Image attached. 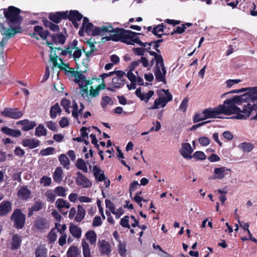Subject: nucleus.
<instances>
[{
    "label": "nucleus",
    "instance_id": "nucleus-1",
    "mask_svg": "<svg viewBox=\"0 0 257 257\" xmlns=\"http://www.w3.org/2000/svg\"><path fill=\"white\" fill-rule=\"evenodd\" d=\"M244 96H235L231 99H228L224 101L223 104H220L219 106L212 108H206L202 112V114L204 115L205 118H216L217 115L220 114L225 115H230L235 114L236 115L232 118H236L238 114H242L241 108L236 106L235 104H239L241 103V99H244Z\"/></svg>",
    "mask_w": 257,
    "mask_h": 257
},
{
    "label": "nucleus",
    "instance_id": "nucleus-2",
    "mask_svg": "<svg viewBox=\"0 0 257 257\" xmlns=\"http://www.w3.org/2000/svg\"><path fill=\"white\" fill-rule=\"evenodd\" d=\"M241 99V102H248L246 104H244L241 110L242 114H238L236 117L238 119H244L247 118L251 113H255L251 119H257V87L250 89V91L246 94H244Z\"/></svg>",
    "mask_w": 257,
    "mask_h": 257
},
{
    "label": "nucleus",
    "instance_id": "nucleus-3",
    "mask_svg": "<svg viewBox=\"0 0 257 257\" xmlns=\"http://www.w3.org/2000/svg\"><path fill=\"white\" fill-rule=\"evenodd\" d=\"M4 15L6 18V22L12 31L8 33L10 37L15 35L21 32V27L22 17L20 16L21 10L14 6H10L7 9H4Z\"/></svg>",
    "mask_w": 257,
    "mask_h": 257
},
{
    "label": "nucleus",
    "instance_id": "nucleus-4",
    "mask_svg": "<svg viewBox=\"0 0 257 257\" xmlns=\"http://www.w3.org/2000/svg\"><path fill=\"white\" fill-rule=\"evenodd\" d=\"M135 35H142L141 33H137L130 30H126L123 28H113V30L108 36L102 37V42H105L108 41H113L114 42L120 41L122 43L128 44L132 36Z\"/></svg>",
    "mask_w": 257,
    "mask_h": 257
},
{
    "label": "nucleus",
    "instance_id": "nucleus-5",
    "mask_svg": "<svg viewBox=\"0 0 257 257\" xmlns=\"http://www.w3.org/2000/svg\"><path fill=\"white\" fill-rule=\"evenodd\" d=\"M161 91L164 92L165 94L166 95V97L161 96V94L159 93V98H157L155 100L153 105L150 107V109H158L159 108L160 105L162 107H164L168 102L172 100V95L169 92L168 89H162Z\"/></svg>",
    "mask_w": 257,
    "mask_h": 257
},
{
    "label": "nucleus",
    "instance_id": "nucleus-6",
    "mask_svg": "<svg viewBox=\"0 0 257 257\" xmlns=\"http://www.w3.org/2000/svg\"><path fill=\"white\" fill-rule=\"evenodd\" d=\"M11 219L14 221L15 226L17 228L23 227L25 222V215L20 209H16L13 213Z\"/></svg>",
    "mask_w": 257,
    "mask_h": 257
},
{
    "label": "nucleus",
    "instance_id": "nucleus-7",
    "mask_svg": "<svg viewBox=\"0 0 257 257\" xmlns=\"http://www.w3.org/2000/svg\"><path fill=\"white\" fill-rule=\"evenodd\" d=\"M0 114L6 117H10L13 119H17L23 115L21 111H19L18 108L6 107L4 110L0 112Z\"/></svg>",
    "mask_w": 257,
    "mask_h": 257
},
{
    "label": "nucleus",
    "instance_id": "nucleus-8",
    "mask_svg": "<svg viewBox=\"0 0 257 257\" xmlns=\"http://www.w3.org/2000/svg\"><path fill=\"white\" fill-rule=\"evenodd\" d=\"M39 35L43 40H47L48 36L50 35V33L47 30L44 31L42 26H35L34 28V32L30 34V36L36 40H39Z\"/></svg>",
    "mask_w": 257,
    "mask_h": 257
},
{
    "label": "nucleus",
    "instance_id": "nucleus-9",
    "mask_svg": "<svg viewBox=\"0 0 257 257\" xmlns=\"http://www.w3.org/2000/svg\"><path fill=\"white\" fill-rule=\"evenodd\" d=\"M49 19L55 24L59 23L62 20H66L65 11L52 12L49 14Z\"/></svg>",
    "mask_w": 257,
    "mask_h": 257
},
{
    "label": "nucleus",
    "instance_id": "nucleus-10",
    "mask_svg": "<svg viewBox=\"0 0 257 257\" xmlns=\"http://www.w3.org/2000/svg\"><path fill=\"white\" fill-rule=\"evenodd\" d=\"M231 171L230 169L225 167L216 168L214 169V176L213 177L212 179H222L228 175Z\"/></svg>",
    "mask_w": 257,
    "mask_h": 257
},
{
    "label": "nucleus",
    "instance_id": "nucleus-11",
    "mask_svg": "<svg viewBox=\"0 0 257 257\" xmlns=\"http://www.w3.org/2000/svg\"><path fill=\"white\" fill-rule=\"evenodd\" d=\"M76 182L78 185L83 188H89L92 185V183L89 179L79 172L77 173Z\"/></svg>",
    "mask_w": 257,
    "mask_h": 257
},
{
    "label": "nucleus",
    "instance_id": "nucleus-12",
    "mask_svg": "<svg viewBox=\"0 0 257 257\" xmlns=\"http://www.w3.org/2000/svg\"><path fill=\"white\" fill-rule=\"evenodd\" d=\"M193 149L189 143H186L182 144V148L180 151L181 155L186 159L189 160L192 158L191 154Z\"/></svg>",
    "mask_w": 257,
    "mask_h": 257
},
{
    "label": "nucleus",
    "instance_id": "nucleus-13",
    "mask_svg": "<svg viewBox=\"0 0 257 257\" xmlns=\"http://www.w3.org/2000/svg\"><path fill=\"white\" fill-rule=\"evenodd\" d=\"M66 12V20H69L70 22L75 20L80 21L83 18V16L77 10H70Z\"/></svg>",
    "mask_w": 257,
    "mask_h": 257
},
{
    "label": "nucleus",
    "instance_id": "nucleus-14",
    "mask_svg": "<svg viewBox=\"0 0 257 257\" xmlns=\"http://www.w3.org/2000/svg\"><path fill=\"white\" fill-rule=\"evenodd\" d=\"M55 205L60 212L64 215L66 214L68 212H64L63 208H65L66 209H69L70 207V204L69 202L62 198H59L57 199L56 201Z\"/></svg>",
    "mask_w": 257,
    "mask_h": 257
},
{
    "label": "nucleus",
    "instance_id": "nucleus-15",
    "mask_svg": "<svg viewBox=\"0 0 257 257\" xmlns=\"http://www.w3.org/2000/svg\"><path fill=\"white\" fill-rule=\"evenodd\" d=\"M86 43L89 45V47L90 48V50L86 51L84 47H82V51L85 53L86 57L89 58L92 54V53L97 50V49L95 46V44L97 43L96 42L94 41V39L90 38L89 40H87L86 42Z\"/></svg>",
    "mask_w": 257,
    "mask_h": 257
},
{
    "label": "nucleus",
    "instance_id": "nucleus-16",
    "mask_svg": "<svg viewBox=\"0 0 257 257\" xmlns=\"http://www.w3.org/2000/svg\"><path fill=\"white\" fill-rule=\"evenodd\" d=\"M35 226L37 229L40 230L48 229L50 227L48 220L42 217L38 218L36 220Z\"/></svg>",
    "mask_w": 257,
    "mask_h": 257
},
{
    "label": "nucleus",
    "instance_id": "nucleus-17",
    "mask_svg": "<svg viewBox=\"0 0 257 257\" xmlns=\"http://www.w3.org/2000/svg\"><path fill=\"white\" fill-rule=\"evenodd\" d=\"M85 33L89 36H95L98 35L99 29L95 27L92 23H88L84 26Z\"/></svg>",
    "mask_w": 257,
    "mask_h": 257
},
{
    "label": "nucleus",
    "instance_id": "nucleus-18",
    "mask_svg": "<svg viewBox=\"0 0 257 257\" xmlns=\"http://www.w3.org/2000/svg\"><path fill=\"white\" fill-rule=\"evenodd\" d=\"M1 131L5 134L14 137H19L22 135L21 132L18 130H14L7 126L1 128Z\"/></svg>",
    "mask_w": 257,
    "mask_h": 257
},
{
    "label": "nucleus",
    "instance_id": "nucleus-19",
    "mask_svg": "<svg viewBox=\"0 0 257 257\" xmlns=\"http://www.w3.org/2000/svg\"><path fill=\"white\" fill-rule=\"evenodd\" d=\"M12 210V204L9 201H4L0 204V216L8 214Z\"/></svg>",
    "mask_w": 257,
    "mask_h": 257
},
{
    "label": "nucleus",
    "instance_id": "nucleus-20",
    "mask_svg": "<svg viewBox=\"0 0 257 257\" xmlns=\"http://www.w3.org/2000/svg\"><path fill=\"white\" fill-rule=\"evenodd\" d=\"M22 144L24 147L34 149L40 145V141L35 139H24Z\"/></svg>",
    "mask_w": 257,
    "mask_h": 257
},
{
    "label": "nucleus",
    "instance_id": "nucleus-21",
    "mask_svg": "<svg viewBox=\"0 0 257 257\" xmlns=\"http://www.w3.org/2000/svg\"><path fill=\"white\" fill-rule=\"evenodd\" d=\"M58 68L61 70L64 71L66 74H71L72 76H75L76 78H78L79 80H84L85 77L80 72L75 71L74 70H68L65 68H63L62 66L59 65Z\"/></svg>",
    "mask_w": 257,
    "mask_h": 257
},
{
    "label": "nucleus",
    "instance_id": "nucleus-22",
    "mask_svg": "<svg viewBox=\"0 0 257 257\" xmlns=\"http://www.w3.org/2000/svg\"><path fill=\"white\" fill-rule=\"evenodd\" d=\"M35 257H48V249L44 245H40L35 250Z\"/></svg>",
    "mask_w": 257,
    "mask_h": 257
},
{
    "label": "nucleus",
    "instance_id": "nucleus-23",
    "mask_svg": "<svg viewBox=\"0 0 257 257\" xmlns=\"http://www.w3.org/2000/svg\"><path fill=\"white\" fill-rule=\"evenodd\" d=\"M99 250L102 254H108L111 250L110 247V244L105 240H102L98 242Z\"/></svg>",
    "mask_w": 257,
    "mask_h": 257
},
{
    "label": "nucleus",
    "instance_id": "nucleus-24",
    "mask_svg": "<svg viewBox=\"0 0 257 257\" xmlns=\"http://www.w3.org/2000/svg\"><path fill=\"white\" fill-rule=\"evenodd\" d=\"M154 72L155 75L156 80L157 81L166 83V78L162 73L159 64H156V66L154 69Z\"/></svg>",
    "mask_w": 257,
    "mask_h": 257
},
{
    "label": "nucleus",
    "instance_id": "nucleus-25",
    "mask_svg": "<svg viewBox=\"0 0 257 257\" xmlns=\"http://www.w3.org/2000/svg\"><path fill=\"white\" fill-rule=\"evenodd\" d=\"M30 191L26 187H21L18 191V196L21 199L26 200L29 198Z\"/></svg>",
    "mask_w": 257,
    "mask_h": 257
},
{
    "label": "nucleus",
    "instance_id": "nucleus-26",
    "mask_svg": "<svg viewBox=\"0 0 257 257\" xmlns=\"http://www.w3.org/2000/svg\"><path fill=\"white\" fill-rule=\"evenodd\" d=\"M62 110L59 106L58 103H56L52 105L50 110V117L52 119H54L57 117L58 114H60Z\"/></svg>",
    "mask_w": 257,
    "mask_h": 257
},
{
    "label": "nucleus",
    "instance_id": "nucleus-27",
    "mask_svg": "<svg viewBox=\"0 0 257 257\" xmlns=\"http://www.w3.org/2000/svg\"><path fill=\"white\" fill-rule=\"evenodd\" d=\"M93 173L95 178L97 181L101 182L105 178L103 171L96 166L93 167Z\"/></svg>",
    "mask_w": 257,
    "mask_h": 257
},
{
    "label": "nucleus",
    "instance_id": "nucleus-28",
    "mask_svg": "<svg viewBox=\"0 0 257 257\" xmlns=\"http://www.w3.org/2000/svg\"><path fill=\"white\" fill-rule=\"evenodd\" d=\"M19 123L23 125L22 130L25 131H29L33 129L36 125V123L35 122L29 121L28 119L21 120Z\"/></svg>",
    "mask_w": 257,
    "mask_h": 257
},
{
    "label": "nucleus",
    "instance_id": "nucleus-29",
    "mask_svg": "<svg viewBox=\"0 0 257 257\" xmlns=\"http://www.w3.org/2000/svg\"><path fill=\"white\" fill-rule=\"evenodd\" d=\"M67 257H81L80 251L75 246H71L67 252Z\"/></svg>",
    "mask_w": 257,
    "mask_h": 257
},
{
    "label": "nucleus",
    "instance_id": "nucleus-30",
    "mask_svg": "<svg viewBox=\"0 0 257 257\" xmlns=\"http://www.w3.org/2000/svg\"><path fill=\"white\" fill-rule=\"evenodd\" d=\"M42 22L45 27L49 28L52 31L58 32L60 30L59 26L53 23L51 21H49L46 18H43L42 19Z\"/></svg>",
    "mask_w": 257,
    "mask_h": 257
},
{
    "label": "nucleus",
    "instance_id": "nucleus-31",
    "mask_svg": "<svg viewBox=\"0 0 257 257\" xmlns=\"http://www.w3.org/2000/svg\"><path fill=\"white\" fill-rule=\"evenodd\" d=\"M69 230L71 234L75 237L79 238L81 236V229L76 225H71L69 227Z\"/></svg>",
    "mask_w": 257,
    "mask_h": 257
},
{
    "label": "nucleus",
    "instance_id": "nucleus-32",
    "mask_svg": "<svg viewBox=\"0 0 257 257\" xmlns=\"http://www.w3.org/2000/svg\"><path fill=\"white\" fill-rule=\"evenodd\" d=\"M21 237L18 234H14L12 239V249H17L19 248L21 245Z\"/></svg>",
    "mask_w": 257,
    "mask_h": 257
},
{
    "label": "nucleus",
    "instance_id": "nucleus-33",
    "mask_svg": "<svg viewBox=\"0 0 257 257\" xmlns=\"http://www.w3.org/2000/svg\"><path fill=\"white\" fill-rule=\"evenodd\" d=\"M113 88H119L125 83V80L123 78L114 77L112 79Z\"/></svg>",
    "mask_w": 257,
    "mask_h": 257
},
{
    "label": "nucleus",
    "instance_id": "nucleus-34",
    "mask_svg": "<svg viewBox=\"0 0 257 257\" xmlns=\"http://www.w3.org/2000/svg\"><path fill=\"white\" fill-rule=\"evenodd\" d=\"M63 172L61 168L58 167L56 169L53 176L54 181L60 183L62 180Z\"/></svg>",
    "mask_w": 257,
    "mask_h": 257
},
{
    "label": "nucleus",
    "instance_id": "nucleus-35",
    "mask_svg": "<svg viewBox=\"0 0 257 257\" xmlns=\"http://www.w3.org/2000/svg\"><path fill=\"white\" fill-rule=\"evenodd\" d=\"M86 239L89 240L91 244H94L96 241V234L94 231H89L85 234Z\"/></svg>",
    "mask_w": 257,
    "mask_h": 257
},
{
    "label": "nucleus",
    "instance_id": "nucleus-36",
    "mask_svg": "<svg viewBox=\"0 0 257 257\" xmlns=\"http://www.w3.org/2000/svg\"><path fill=\"white\" fill-rule=\"evenodd\" d=\"M82 247L84 257H90L91 255L90 250L88 243L84 240H82Z\"/></svg>",
    "mask_w": 257,
    "mask_h": 257
},
{
    "label": "nucleus",
    "instance_id": "nucleus-37",
    "mask_svg": "<svg viewBox=\"0 0 257 257\" xmlns=\"http://www.w3.org/2000/svg\"><path fill=\"white\" fill-rule=\"evenodd\" d=\"M85 215V211L81 206H78L77 213L76 214L75 220L77 222H80L84 217Z\"/></svg>",
    "mask_w": 257,
    "mask_h": 257
},
{
    "label": "nucleus",
    "instance_id": "nucleus-38",
    "mask_svg": "<svg viewBox=\"0 0 257 257\" xmlns=\"http://www.w3.org/2000/svg\"><path fill=\"white\" fill-rule=\"evenodd\" d=\"M137 35H135L134 36H132L133 38L131 39L130 42L128 43V45H134L136 43L143 47H146L148 42L144 43L142 42Z\"/></svg>",
    "mask_w": 257,
    "mask_h": 257
},
{
    "label": "nucleus",
    "instance_id": "nucleus-39",
    "mask_svg": "<svg viewBox=\"0 0 257 257\" xmlns=\"http://www.w3.org/2000/svg\"><path fill=\"white\" fill-rule=\"evenodd\" d=\"M238 147L241 148L244 152H249L253 149V145L250 143L243 142L240 143Z\"/></svg>",
    "mask_w": 257,
    "mask_h": 257
},
{
    "label": "nucleus",
    "instance_id": "nucleus-40",
    "mask_svg": "<svg viewBox=\"0 0 257 257\" xmlns=\"http://www.w3.org/2000/svg\"><path fill=\"white\" fill-rule=\"evenodd\" d=\"M113 101L111 97L105 96L102 97V100L100 102V105L103 108H105L107 104L112 105Z\"/></svg>",
    "mask_w": 257,
    "mask_h": 257
},
{
    "label": "nucleus",
    "instance_id": "nucleus-41",
    "mask_svg": "<svg viewBox=\"0 0 257 257\" xmlns=\"http://www.w3.org/2000/svg\"><path fill=\"white\" fill-rule=\"evenodd\" d=\"M47 130L42 124H39L36 128L35 135L37 137L46 136Z\"/></svg>",
    "mask_w": 257,
    "mask_h": 257
},
{
    "label": "nucleus",
    "instance_id": "nucleus-42",
    "mask_svg": "<svg viewBox=\"0 0 257 257\" xmlns=\"http://www.w3.org/2000/svg\"><path fill=\"white\" fill-rule=\"evenodd\" d=\"M99 32H98V35H100L105 33H111L113 30V27L111 24H108V26H103L101 27H98Z\"/></svg>",
    "mask_w": 257,
    "mask_h": 257
},
{
    "label": "nucleus",
    "instance_id": "nucleus-43",
    "mask_svg": "<svg viewBox=\"0 0 257 257\" xmlns=\"http://www.w3.org/2000/svg\"><path fill=\"white\" fill-rule=\"evenodd\" d=\"M44 195L48 202H53L55 200V193L51 190L47 191Z\"/></svg>",
    "mask_w": 257,
    "mask_h": 257
},
{
    "label": "nucleus",
    "instance_id": "nucleus-44",
    "mask_svg": "<svg viewBox=\"0 0 257 257\" xmlns=\"http://www.w3.org/2000/svg\"><path fill=\"white\" fill-rule=\"evenodd\" d=\"M57 230L56 229H52L47 235L48 241L50 243H53L57 239Z\"/></svg>",
    "mask_w": 257,
    "mask_h": 257
},
{
    "label": "nucleus",
    "instance_id": "nucleus-45",
    "mask_svg": "<svg viewBox=\"0 0 257 257\" xmlns=\"http://www.w3.org/2000/svg\"><path fill=\"white\" fill-rule=\"evenodd\" d=\"M3 29L4 30V33H2V35H5V37L3 38L1 41L3 42L4 44H6L8 41V39L13 37H10L8 34L9 33H10L12 30L10 28H7L6 27H3Z\"/></svg>",
    "mask_w": 257,
    "mask_h": 257
},
{
    "label": "nucleus",
    "instance_id": "nucleus-46",
    "mask_svg": "<svg viewBox=\"0 0 257 257\" xmlns=\"http://www.w3.org/2000/svg\"><path fill=\"white\" fill-rule=\"evenodd\" d=\"M55 193L59 196L64 197L66 195V189L62 186L57 187L55 190Z\"/></svg>",
    "mask_w": 257,
    "mask_h": 257
},
{
    "label": "nucleus",
    "instance_id": "nucleus-47",
    "mask_svg": "<svg viewBox=\"0 0 257 257\" xmlns=\"http://www.w3.org/2000/svg\"><path fill=\"white\" fill-rule=\"evenodd\" d=\"M149 53L150 55L153 56L155 58L156 64H159V63L163 60V57L161 54H159L158 53L154 51H149Z\"/></svg>",
    "mask_w": 257,
    "mask_h": 257
},
{
    "label": "nucleus",
    "instance_id": "nucleus-48",
    "mask_svg": "<svg viewBox=\"0 0 257 257\" xmlns=\"http://www.w3.org/2000/svg\"><path fill=\"white\" fill-rule=\"evenodd\" d=\"M164 28H165V25L163 23L159 24L153 28L152 32L154 35H156L157 33L163 32L164 31Z\"/></svg>",
    "mask_w": 257,
    "mask_h": 257
},
{
    "label": "nucleus",
    "instance_id": "nucleus-49",
    "mask_svg": "<svg viewBox=\"0 0 257 257\" xmlns=\"http://www.w3.org/2000/svg\"><path fill=\"white\" fill-rule=\"evenodd\" d=\"M73 110L72 111V115L73 116L74 118H75L76 119L78 120V122L79 123H80V122L78 120V106L76 102H74L73 104Z\"/></svg>",
    "mask_w": 257,
    "mask_h": 257
},
{
    "label": "nucleus",
    "instance_id": "nucleus-50",
    "mask_svg": "<svg viewBox=\"0 0 257 257\" xmlns=\"http://www.w3.org/2000/svg\"><path fill=\"white\" fill-rule=\"evenodd\" d=\"M126 76L132 82V85H136V83L137 82V77L133 73V71H131V70H129L126 74Z\"/></svg>",
    "mask_w": 257,
    "mask_h": 257
},
{
    "label": "nucleus",
    "instance_id": "nucleus-51",
    "mask_svg": "<svg viewBox=\"0 0 257 257\" xmlns=\"http://www.w3.org/2000/svg\"><path fill=\"white\" fill-rule=\"evenodd\" d=\"M55 151V149L53 147H48L45 149L40 151V154L42 156H47L51 155Z\"/></svg>",
    "mask_w": 257,
    "mask_h": 257
},
{
    "label": "nucleus",
    "instance_id": "nucleus-52",
    "mask_svg": "<svg viewBox=\"0 0 257 257\" xmlns=\"http://www.w3.org/2000/svg\"><path fill=\"white\" fill-rule=\"evenodd\" d=\"M188 101L189 98L188 97L184 98L179 106V109L185 112L188 107Z\"/></svg>",
    "mask_w": 257,
    "mask_h": 257
},
{
    "label": "nucleus",
    "instance_id": "nucleus-53",
    "mask_svg": "<svg viewBox=\"0 0 257 257\" xmlns=\"http://www.w3.org/2000/svg\"><path fill=\"white\" fill-rule=\"evenodd\" d=\"M194 157L198 160H203L206 159V156L204 153L202 151H196L192 156V158Z\"/></svg>",
    "mask_w": 257,
    "mask_h": 257
},
{
    "label": "nucleus",
    "instance_id": "nucleus-54",
    "mask_svg": "<svg viewBox=\"0 0 257 257\" xmlns=\"http://www.w3.org/2000/svg\"><path fill=\"white\" fill-rule=\"evenodd\" d=\"M76 167L84 172H87V167L85 162H76Z\"/></svg>",
    "mask_w": 257,
    "mask_h": 257
},
{
    "label": "nucleus",
    "instance_id": "nucleus-55",
    "mask_svg": "<svg viewBox=\"0 0 257 257\" xmlns=\"http://www.w3.org/2000/svg\"><path fill=\"white\" fill-rule=\"evenodd\" d=\"M186 29V27H185V25H182L181 27L178 26L176 28V30H173L172 32H171V35H173L175 34H182L185 32V29Z\"/></svg>",
    "mask_w": 257,
    "mask_h": 257
},
{
    "label": "nucleus",
    "instance_id": "nucleus-56",
    "mask_svg": "<svg viewBox=\"0 0 257 257\" xmlns=\"http://www.w3.org/2000/svg\"><path fill=\"white\" fill-rule=\"evenodd\" d=\"M40 183L44 186H49L51 183V178L47 176H43L40 180Z\"/></svg>",
    "mask_w": 257,
    "mask_h": 257
},
{
    "label": "nucleus",
    "instance_id": "nucleus-57",
    "mask_svg": "<svg viewBox=\"0 0 257 257\" xmlns=\"http://www.w3.org/2000/svg\"><path fill=\"white\" fill-rule=\"evenodd\" d=\"M47 127L53 132H57V125L55 122L50 120L46 122Z\"/></svg>",
    "mask_w": 257,
    "mask_h": 257
},
{
    "label": "nucleus",
    "instance_id": "nucleus-58",
    "mask_svg": "<svg viewBox=\"0 0 257 257\" xmlns=\"http://www.w3.org/2000/svg\"><path fill=\"white\" fill-rule=\"evenodd\" d=\"M44 206V203L41 201H37L35 203L34 205L32 206V211H38L41 210Z\"/></svg>",
    "mask_w": 257,
    "mask_h": 257
},
{
    "label": "nucleus",
    "instance_id": "nucleus-59",
    "mask_svg": "<svg viewBox=\"0 0 257 257\" xmlns=\"http://www.w3.org/2000/svg\"><path fill=\"white\" fill-rule=\"evenodd\" d=\"M199 143L203 146H206L210 143V140L206 137H201L199 139Z\"/></svg>",
    "mask_w": 257,
    "mask_h": 257
},
{
    "label": "nucleus",
    "instance_id": "nucleus-60",
    "mask_svg": "<svg viewBox=\"0 0 257 257\" xmlns=\"http://www.w3.org/2000/svg\"><path fill=\"white\" fill-rule=\"evenodd\" d=\"M128 216H125L123 218L120 220V224L124 227H127L128 228H131L130 225L128 224Z\"/></svg>",
    "mask_w": 257,
    "mask_h": 257
},
{
    "label": "nucleus",
    "instance_id": "nucleus-61",
    "mask_svg": "<svg viewBox=\"0 0 257 257\" xmlns=\"http://www.w3.org/2000/svg\"><path fill=\"white\" fill-rule=\"evenodd\" d=\"M105 205L106 208H108L112 213L114 212L115 208L110 200L107 199L105 200Z\"/></svg>",
    "mask_w": 257,
    "mask_h": 257
},
{
    "label": "nucleus",
    "instance_id": "nucleus-62",
    "mask_svg": "<svg viewBox=\"0 0 257 257\" xmlns=\"http://www.w3.org/2000/svg\"><path fill=\"white\" fill-rule=\"evenodd\" d=\"M75 51L73 54V57L74 60H76L77 59H79L82 55V49H81L80 48L75 49Z\"/></svg>",
    "mask_w": 257,
    "mask_h": 257
},
{
    "label": "nucleus",
    "instance_id": "nucleus-63",
    "mask_svg": "<svg viewBox=\"0 0 257 257\" xmlns=\"http://www.w3.org/2000/svg\"><path fill=\"white\" fill-rule=\"evenodd\" d=\"M69 124V122L68 119L66 117H62L61 119L59 121V125L62 128H64L68 126Z\"/></svg>",
    "mask_w": 257,
    "mask_h": 257
},
{
    "label": "nucleus",
    "instance_id": "nucleus-64",
    "mask_svg": "<svg viewBox=\"0 0 257 257\" xmlns=\"http://www.w3.org/2000/svg\"><path fill=\"white\" fill-rule=\"evenodd\" d=\"M102 224L101 219L100 216H95L93 220L92 225L94 227H97Z\"/></svg>",
    "mask_w": 257,
    "mask_h": 257
}]
</instances>
